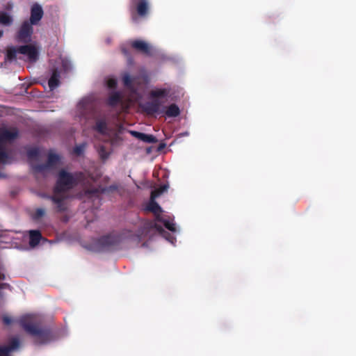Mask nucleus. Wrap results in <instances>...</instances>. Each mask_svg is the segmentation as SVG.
<instances>
[{
	"instance_id": "nucleus-7",
	"label": "nucleus",
	"mask_w": 356,
	"mask_h": 356,
	"mask_svg": "<svg viewBox=\"0 0 356 356\" xmlns=\"http://www.w3.org/2000/svg\"><path fill=\"white\" fill-rule=\"evenodd\" d=\"M18 136L17 130L10 131L4 129L0 132V163H5L9 158L8 154L6 152L3 143L12 141Z\"/></svg>"
},
{
	"instance_id": "nucleus-27",
	"label": "nucleus",
	"mask_w": 356,
	"mask_h": 356,
	"mask_svg": "<svg viewBox=\"0 0 356 356\" xmlns=\"http://www.w3.org/2000/svg\"><path fill=\"white\" fill-rule=\"evenodd\" d=\"M98 153L102 160H106L108 158L110 153L107 151L104 145L99 146Z\"/></svg>"
},
{
	"instance_id": "nucleus-31",
	"label": "nucleus",
	"mask_w": 356,
	"mask_h": 356,
	"mask_svg": "<svg viewBox=\"0 0 356 356\" xmlns=\"http://www.w3.org/2000/svg\"><path fill=\"white\" fill-rule=\"evenodd\" d=\"M2 321H3V324H5L6 325H9L12 323V319L9 316H3Z\"/></svg>"
},
{
	"instance_id": "nucleus-11",
	"label": "nucleus",
	"mask_w": 356,
	"mask_h": 356,
	"mask_svg": "<svg viewBox=\"0 0 356 356\" xmlns=\"http://www.w3.org/2000/svg\"><path fill=\"white\" fill-rule=\"evenodd\" d=\"M44 11L42 6L38 3H35L31 8V16L29 22L33 25H37L42 19Z\"/></svg>"
},
{
	"instance_id": "nucleus-32",
	"label": "nucleus",
	"mask_w": 356,
	"mask_h": 356,
	"mask_svg": "<svg viewBox=\"0 0 356 356\" xmlns=\"http://www.w3.org/2000/svg\"><path fill=\"white\" fill-rule=\"evenodd\" d=\"M121 51L124 56H126L127 58H130V54L128 49H127L125 47H122Z\"/></svg>"
},
{
	"instance_id": "nucleus-25",
	"label": "nucleus",
	"mask_w": 356,
	"mask_h": 356,
	"mask_svg": "<svg viewBox=\"0 0 356 356\" xmlns=\"http://www.w3.org/2000/svg\"><path fill=\"white\" fill-rule=\"evenodd\" d=\"M45 215V210L42 208H38L32 215L33 220L37 221Z\"/></svg>"
},
{
	"instance_id": "nucleus-10",
	"label": "nucleus",
	"mask_w": 356,
	"mask_h": 356,
	"mask_svg": "<svg viewBox=\"0 0 356 356\" xmlns=\"http://www.w3.org/2000/svg\"><path fill=\"white\" fill-rule=\"evenodd\" d=\"M118 242L119 240L118 237L112 235H107L99 238L97 243L102 250H108L115 247L118 244Z\"/></svg>"
},
{
	"instance_id": "nucleus-29",
	"label": "nucleus",
	"mask_w": 356,
	"mask_h": 356,
	"mask_svg": "<svg viewBox=\"0 0 356 356\" xmlns=\"http://www.w3.org/2000/svg\"><path fill=\"white\" fill-rule=\"evenodd\" d=\"M85 148L86 144L82 143L79 145H76L74 147L73 152L76 155L79 156L83 153Z\"/></svg>"
},
{
	"instance_id": "nucleus-17",
	"label": "nucleus",
	"mask_w": 356,
	"mask_h": 356,
	"mask_svg": "<svg viewBox=\"0 0 356 356\" xmlns=\"http://www.w3.org/2000/svg\"><path fill=\"white\" fill-rule=\"evenodd\" d=\"M29 245L34 248L37 246L42 238L41 232L39 230L29 231Z\"/></svg>"
},
{
	"instance_id": "nucleus-26",
	"label": "nucleus",
	"mask_w": 356,
	"mask_h": 356,
	"mask_svg": "<svg viewBox=\"0 0 356 356\" xmlns=\"http://www.w3.org/2000/svg\"><path fill=\"white\" fill-rule=\"evenodd\" d=\"M122 81H123V83H124V86L129 88V89H132L133 88V80L131 77V76L128 74H126L123 76L122 77Z\"/></svg>"
},
{
	"instance_id": "nucleus-34",
	"label": "nucleus",
	"mask_w": 356,
	"mask_h": 356,
	"mask_svg": "<svg viewBox=\"0 0 356 356\" xmlns=\"http://www.w3.org/2000/svg\"><path fill=\"white\" fill-rule=\"evenodd\" d=\"M4 177H5V175H3L1 172H0V178Z\"/></svg>"
},
{
	"instance_id": "nucleus-23",
	"label": "nucleus",
	"mask_w": 356,
	"mask_h": 356,
	"mask_svg": "<svg viewBox=\"0 0 356 356\" xmlns=\"http://www.w3.org/2000/svg\"><path fill=\"white\" fill-rule=\"evenodd\" d=\"M147 210L156 214L161 212V208L159 204L154 202L153 200L149 202L147 206Z\"/></svg>"
},
{
	"instance_id": "nucleus-13",
	"label": "nucleus",
	"mask_w": 356,
	"mask_h": 356,
	"mask_svg": "<svg viewBox=\"0 0 356 356\" xmlns=\"http://www.w3.org/2000/svg\"><path fill=\"white\" fill-rule=\"evenodd\" d=\"M131 46L136 51L149 56L152 54L151 47L146 42L140 40H136L131 42Z\"/></svg>"
},
{
	"instance_id": "nucleus-2",
	"label": "nucleus",
	"mask_w": 356,
	"mask_h": 356,
	"mask_svg": "<svg viewBox=\"0 0 356 356\" xmlns=\"http://www.w3.org/2000/svg\"><path fill=\"white\" fill-rule=\"evenodd\" d=\"M19 324L27 333L34 337L35 343H46L51 338L50 330L47 328L39 327L33 323L31 316L22 317L19 321Z\"/></svg>"
},
{
	"instance_id": "nucleus-14",
	"label": "nucleus",
	"mask_w": 356,
	"mask_h": 356,
	"mask_svg": "<svg viewBox=\"0 0 356 356\" xmlns=\"http://www.w3.org/2000/svg\"><path fill=\"white\" fill-rule=\"evenodd\" d=\"M129 133L134 137L147 143H155L157 142L156 137L151 134H146L136 131H129Z\"/></svg>"
},
{
	"instance_id": "nucleus-30",
	"label": "nucleus",
	"mask_w": 356,
	"mask_h": 356,
	"mask_svg": "<svg viewBox=\"0 0 356 356\" xmlns=\"http://www.w3.org/2000/svg\"><path fill=\"white\" fill-rule=\"evenodd\" d=\"M107 86L109 88H115L116 86H117V81L115 79H110L107 81Z\"/></svg>"
},
{
	"instance_id": "nucleus-9",
	"label": "nucleus",
	"mask_w": 356,
	"mask_h": 356,
	"mask_svg": "<svg viewBox=\"0 0 356 356\" xmlns=\"http://www.w3.org/2000/svg\"><path fill=\"white\" fill-rule=\"evenodd\" d=\"M59 159L58 155L50 153L46 163L33 165L32 168L35 172H44L49 168L54 167L58 163Z\"/></svg>"
},
{
	"instance_id": "nucleus-24",
	"label": "nucleus",
	"mask_w": 356,
	"mask_h": 356,
	"mask_svg": "<svg viewBox=\"0 0 356 356\" xmlns=\"http://www.w3.org/2000/svg\"><path fill=\"white\" fill-rule=\"evenodd\" d=\"M40 156V150L38 147H33L28 150L27 156L29 159H38Z\"/></svg>"
},
{
	"instance_id": "nucleus-18",
	"label": "nucleus",
	"mask_w": 356,
	"mask_h": 356,
	"mask_svg": "<svg viewBox=\"0 0 356 356\" xmlns=\"http://www.w3.org/2000/svg\"><path fill=\"white\" fill-rule=\"evenodd\" d=\"M164 113L169 118H175L179 115L180 109L177 104H172L170 106L165 107Z\"/></svg>"
},
{
	"instance_id": "nucleus-1",
	"label": "nucleus",
	"mask_w": 356,
	"mask_h": 356,
	"mask_svg": "<svg viewBox=\"0 0 356 356\" xmlns=\"http://www.w3.org/2000/svg\"><path fill=\"white\" fill-rule=\"evenodd\" d=\"M84 179L85 175L81 172L72 174L63 169L58 173V179L54 188V194L52 195H43V197L51 200L56 204L57 212L65 211L67 210L66 197L63 193L72 189Z\"/></svg>"
},
{
	"instance_id": "nucleus-15",
	"label": "nucleus",
	"mask_w": 356,
	"mask_h": 356,
	"mask_svg": "<svg viewBox=\"0 0 356 356\" xmlns=\"http://www.w3.org/2000/svg\"><path fill=\"white\" fill-rule=\"evenodd\" d=\"M19 345V340L16 338L13 339L8 346H0V356H9L10 352L18 348Z\"/></svg>"
},
{
	"instance_id": "nucleus-21",
	"label": "nucleus",
	"mask_w": 356,
	"mask_h": 356,
	"mask_svg": "<svg viewBox=\"0 0 356 356\" xmlns=\"http://www.w3.org/2000/svg\"><path fill=\"white\" fill-rule=\"evenodd\" d=\"M13 19L8 13L1 11L0 12V24L4 26H10L12 24Z\"/></svg>"
},
{
	"instance_id": "nucleus-16",
	"label": "nucleus",
	"mask_w": 356,
	"mask_h": 356,
	"mask_svg": "<svg viewBox=\"0 0 356 356\" xmlns=\"http://www.w3.org/2000/svg\"><path fill=\"white\" fill-rule=\"evenodd\" d=\"M60 84V72L56 68L52 70V74L49 79L48 85L51 90H54Z\"/></svg>"
},
{
	"instance_id": "nucleus-28",
	"label": "nucleus",
	"mask_w": 356,
	"mask_h": 356,
	"mask_svg": "<svg viewBox=\"0 0 356 356\" xmlns=\"http://www.w3.org/2000/svg\"><path fill=\"white\" fill-rule=\"evenodd\" d=\"M172 220V219L170 218L169 219H166V220H163V222L165 228H167L170 231L175 232V224L173 223Z\"/></svg>"
},
{
	"instance_id": "nucleus-6",
	"label": "nucleus",
	"mask_w": 356,
	"mask_h": 356,
	"mask_svg": "<svg viewBox=\"0 0 356 356\" xmlns=\"http://www.w3.org/2000/svg\"><path fill=\"white\" fill-rule=\"evenodd\" d=\"M163 231L162 226L152 221H146L138 230L137 236L139 241L151 238L156 232L161 233Z\"/></svg>"
},
{
	"instance_id": "nucleus-12",
	"label": "nucleus",
	"mask_w": 356,
	"mask_h": 356,
	"mask_svg": "<svg viewBox=\"0 0 356 356\" xmlns=\"http://www.w3.org/2000/svg\"><path fill=\"white\" fill-rule=\"evenodd\" d=\"M118 189L117 184H112L111 186L103 188H93L85 191L86 195L88 197L98 196L101 193H113Z\"/></svg>"
},
{
	"instance_id": "nucleus-8",
	"label": "nucleus",
	"mask_w": 356,
	"mask_h": 356,
	"mask_svg": "<svg viewBox=\"0 0 356 356\" xmlns=\"http://www.w3.org/2000/svg\"><path fill=\"white\" fill-rule=\"evenodd\" d=\"M33 33V24L29 21H24L15 35V40L19 43L27 44L31 42Z\"/></svg>"
},
{
	"instance_id": "nucleus-4",
	"label": "nucleus",
	"mask_w": 356,
	"mask_h": 356,
	"mask_svg": "<svg viewBox=\"0 0 356 356\" xmlns=\"http://www.w3.org/2000/svg\"><path fill=\"white\" fill-rule=\"evenodd\" d=\"M170 90L168 88H159L152 90L149 92L151 98L154 99L151 102H147L143 105V111L149 115L162 113L160 110L161 102L158 99L161 97H166L169 95Z\"/></svg>"
},
{
	"instance_id": "nucleus-3",
	"label": "nucleus",
	"mask_w": 356,
	"mask_h": 356,
	"mask_svg": "<svg viewBox=\"0 0 356 356\" xmlns=\"http://www.w3.org/2000/svg\"><path fill=\"white\" fill-rule=\"evenodd\" d=\"M17 54L27 56L31 62H35L39 57L38 51L35 46L32 44H25L19 47H8L6 58L8 61L15 60L17 58Z\"/></svg>"
},
{
	"instance_id": "nucleus-5",
	"label": "nucleus",
	"mask_w": 356,
	"mask_h": 356,
	"mask_svg": "<svg viewBox=\"0 0 356 356\" xmlns=\"http://www.w3.org/2000/svg\"><path fill=\"white\" fill-rule=\"evenodd\" d=\"M129 10L133 22L138 23L140 19H145L149 13L148 0H130Z\"/></svg>"
},
{
	"instance_id": "nucleus-19",
	"label": "nucleus",
	"mask_w": 356,
	"mask_h": 356,
	"mask_svg": "<svg viewBox=\"0 0 356 356\" xmlns=\"http://www.w3.org/2000/svg\"><path fill=\"white\" fill-rule=\"evenodd\" d=\"M122 100V97L118 92H113L107 100V104L110 106L118 105Z\"/></svg>"
},
{
	"instance_id": "nucleus-22",
	"label": "nucleus",
	"mask_w": 356,
	"mask_h": 356,
	"mask_svg": "<svg viewBox=\"0 0 356 356\" xmlns=\"http://www.w3.org/2000/svg\"><path fill=\"white\" fill-rule=\"evenodd\" d=\"M168 188V184H163L160 186L158 188L154 190L151 193V199H154L159 196H160L161 194H163L164 192H165Z\"/></svg>"
},
{
	"instance_id": "nucleus-20",
	"label": "nucleus",
	"mask_w": 356,
	"mask_h": 356,
	"mask_svg": "<svg viewBox=\"0 0 356 356\" xmlns=\"http://www.w3.org/2000/svg\"><path fill=\"white\" fill-rule=\"evenodd\" d=\"M94 129L101 134H106L108 130L107 123L104 120H98Z\"/></svg>"
},
{
	"instance_id": "nucleus-33",
	"label": "nucleus",
	"mask_w": 356,
	"mask_h": 356,
	"mask_svg": "<svg viewBox=\"0 0 356 356\" xmlns=\"http://www.w3.org/2000/svg\"><path fill=\"white\" fill-rule=\"evenodd\" d=\"M3 31L2 30H0V38L3 36Z\"/></svg>"
}]
</instances>
